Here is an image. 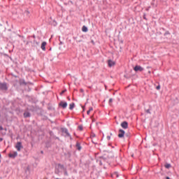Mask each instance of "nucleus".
Wrapping results in <instances>:
<instances>
[{
	"instance_id": "nucleus-11",
	"label": "nucleus",
	"mask_w": 179,
	"mask_h": 179,
	"mask_svg": "<svg viewBox=\"0 0 179 179\" xmlns=\"http://www.w3.org/2000/svg\"><path fill=\"white\" fill-rule=\"evenodd\" d=\"M76 146L78 150H80L82 149V147L80 146V143H77Z\"/></svg>"
},
{
	"instance_id": "nucleus-8",
	"label": "nucleus",
	"mask_w": 179,
	"mask_h": 179,
	"mask_svg": "<svg viewBox=\"0 0 179 179\" xmlns=\"http://www.w3.org/2000/svg\"><path fill=\"white\" fill-rule=\"evenodd\" d=\"M15 148H16L17 150H20V149H22V143L18 142L17 143V145H15Z\"/></svg>"
},
{
	"instance_id": "nucleus-15",
	"label": "nucleus",
	"mask_w": 179,
	"mask_h": 179,
	"mask_svg": "<svg viewBox=\"0 0 179 179\" xmlns=\"http://www.w3.org/2000/svg\"><path fill=\"white\" fill-rule=\"evenodd\" d=\"M26 173H30V166H28L25 170Z\"/></svg>"
},
{
	"instance_id": "nucleus-22",
	"label": "nucleus",
	"mask_w": 179,
	"mask_h": 179,
	"mask_svg": "<svg viewBox=\"0 0 179 179\" xmlns=\"http://www.w3.org/2000/svg\"><path fill=\"white\" fill-rule=\"evenodd\" d=\"M156 89L157 90H160V85L157 86Z\"/></svg>"
},
{
	"instance_id": "nucleus-21",
	"label": "nucleus",
	"mask_w": 179,
	"mask_h": 179,
	"mask_svg": "<svg viewBox=\"0 0 179 179\" xmlns=\"http://www.w3.org/2000/svg\"><path fill=\"white\" fill-rule=\"evenodd\" d=\"M64 132H65V134H66V135L69 136V133H68V130L67 129H65Z\"/></svg>"
},
{
	"instance_id": "nucleus-27",
	"label": "nucleus",
	"mask_w": 179,
	"mask_h": 179,
	"mask_svg": "<svg viewBox=\"0 0 179 179\" xmlns=\"http://www.w3.org/2000/svg\"><path fill=\"white\" fill-rule=\"evenodd\" d=\"M93 143H94V141L92 140Z\"/></svg>"
},
{
	"instance_id": "nucleus-28",
	"label": "nucleus",
	"mask_w": 179,
	"mask_h": 179,
	"mask_svg": "<svg viewBox=\"0 0 179 179\" xmlns=\"http://www.w3.org/2000/svg\"><path fill=\"white\" fill-rule=\"evenodd\" d=\"M27 44H29V42H27Z\"/></svg>"
},
{
	"instance_id": "nucleus-20",
	"label": "nucleus",
	"mask_w": 179,
	"mask_h": 179,
	"mask_svg": "<svg viewBox=\"0 0 179 179\" xmlns=\"http://www.w3.org/2000/svg\"><path fill=\"white\" fill-rule=\"evenodd\" d=\"M65 92H66V90H64L63 91H62V92L60 93L61 95L64 94V93H65Z\"/></svg>"
},
{
	"instance_id": "nucleus-6",
	"label": "nucleus",
	"mask_w": 179,
	"mask_h": 179,
	"mask_svg": "<svg viewBox=\"0 0 179 179\" xmlns=\"http://www.w3.org/2000/svg\"><path fill=\"white\" fill-rule=\"evenodd\" d=\"M124 135H125V131L122 129H120L118 136L120 138H124Z\"/></svg>"
},
{
	"instance_id": "nucleus-24",
	"label": "nucleus",
	"mask_w": 179,
	"mask_h": 179,
	"mask_svg": "<svg viewBox=\"0 0 179 179\" xmlns=\"http://www.w3.org/2000/svg\"><path fill=\"white\" fill-rule=\"evenodd\" d=\"M91 136H92V138H94L96 136V135L92 134Z\"/></svg>"
},
{
	"instance_id": "nucleus-10",
	"label": "nucleus",
	"mask_w": 179,
	"mask_h": 179,
	"mask_svg": "<svg viewBox=\"0 0 179 179\" xmlns=\"http://www.w3.org/2000/svg\"><path fill=\"white\" fill-rule=\"evenodd\" d=\"M75 108V103H71L69 105V109L70 110H73V108Z\"/></svg>"
},
{
	"instance_id": "nucleus-4",
	"label": "nucleus",
	"mask_w": 179,
	"mask_h": 179,
	"mask_svg": "<svg viewBox=\"0 0 179 179\" xmlns=\"http://www.w3.org/2000/svg\"><path fill=\"white\" fill-rule=\"evenodd\" d=\"M108 65L110 68H111V66H114L115 65V62L111 60V59H109L108 61Z\"/></svg>"
},
{
	"instance_id": "nucleus-18",
	"label": "nucleus",
	"mask_w": 179,
	"mask_h": 179,
	"mask_svg": "<svg viewBox=\"0 0 179 179\" xmlns=\"http://www.w3.org/2000/svg\"><path fill=\"white\" fill-rule=\"evenodd\" d=\"M78 129H80V131H83V127L82 126H79L78 127Z\"/></svg>"
},
{
	"instance_id": "nucleus-26",
	"label": "nucleus",
	"mask_w": 179,
	"mask_h": 179,
	"mask_svg": "<svg viewBox=\"0 0 179 179\" xmlns=\"http://www.w3.org/2000/svg\"><path fill=\"white\" fill-rule=\"evenodd\" d=\"M99 159H101L102 160H104V158H99Z\"/></svg>"
},
{
	"instance_id": "nucleus-17",
	"label": "nucleus",
	"mask_w": 179,
	"mask_h": 179,
	"mask_svg": "<svg viewBox=\"0 0 179 179\" xmlns=\"http://www.w3.org/2000/svg\"><path fill=\"white\" fill-rule=\"evenodd\" d=\"M82 30H83V31L86 32V31H87V27H86L84 26V27H83Z\"/></svg>"
},
{
	"instance_id": "nucleus-2",
	"label": "nucleus",
	"mask_w": 179,
	"mask_h": 179,
	"mask_svg": "<svg viewBox=\"0 0 179 179\" xmlns=\"http://www.w3.org/2000/svg\"><path fill=\"white\" fill-rule=\"evenodd\" d=\"M134 71H135V72H142V71H143V67L141 66H136L134 68Z\"/></svg>"
},
{
	"instance_id": "nucleus-5",
	"label": "nucleus",
	"mask_w": 179,
	"mask_h": 179,
	"mask_svg": "<svg viewBox=\"0 0 179 179\" xmlns=\"http://www.w3.org/2000/svg\"><path fill=\"white\" fill-rule=\"evenodd\" d=\"M59 106H60V107H62V108H66L68 103L66 102L61 101Z\"/></svg>"
},
{
	"instance_id": "nucleus-14",
	"label": "nucleus",
	"mask_w": 179,
	"mask_h": 179,
	"mask_svg": "<svg viewBox=\"0 0 179 179\" xmlns=\"http://www.w3.org/2000/svg\"><path fill=\"white\" fill-rule=\"evenodd\" d=\"M96 162L99 164L100 166H103V162H101V159H97Z\"/></svg>"
},
{
	"instance_id": "nucleus-1",
	"label": "nucleus",
	"mask_w": 179,
	"mask_h": 179,
	"mask_svg": "<svg viewBox=\"0 0 179 179\" xmlns=\"http://www.w3.org/2000/svg\"><path fill=\"white\" fill-rule=\"evenodd\" d=\"M55 174H57V176H59L60 173H64V176H68V171H66V167L64 166V165L61 164H58L56 166Z\"/></svg>"
},
{
	"instance_id": "nucleus-3",
	"label": "nucleus",
	"mask_w": 179,
	"mask_h": 179,
	"mask_svg": "<svg viewBox=\"0 0 179 179\" xmlns=\"http://www.w3.org/2000/svg\"><path fill=\"white\" fill-rule=\"evenodd\" d=\"M0 89H1V90H7L8 86H6V83H0Z\"/></svg>"
},
{
	"instance_id": "nucleus-29",
	"label": "nucleus",
	"mask_w": 179,
	"mask_h": 179,
	"mask_svg": "<svg viewBox=\"0 0 179 179\" xmlns=\"http://www.w3.org/2000/svg\"><path fill=\"white\" fill-rule=\"evenodd\" d=\"M0 157H1V154H0Z\"/></svg>"
},
{
	"instance_id": "nucleus-9",
	"label": "nucleus",
	"mask_w": 179,
	"mask_h": 179,
	"mask_svg": "<svg viewBox=\"0 0 179 179\" xmlns=\"http://www.w3.org/2000/svg\"><path fill=\"white\" fill-rule=\"evenodd\" d=\"M45 45H47V42H43L41 46V48L43 50V51H45Z\"/></svg>"
},
{
	"instance_id": "nucleus-7",
	"label": "nucleus",
	"mask_w": 179,
	"mask_h": 179,
	"mask_svg": "<svg viewBox=\"0 0 179 179\" xmlns=\"http://www.w3.org/2000/svg\"><path fill=\"white\" fill-rule=\"evenodd\" d=\"M122 128H124V129H127L128 128V122H123L121 123Z\"/></svg>"
},
{
	"instance_id": "nucleus-19",
	"label": "nucleus",
	"mask_w": 179,
	"mask_h": 179,
	"mask_svg": "<svg viewBox=\"0 0 179 179\" xmlns=\"http://www.w3.org/2000/svg\"><path fill=\"white\" fill-rule=\"evenodd\" d=\"M111 103H113V99H109V104H110V106H111Z\"/></svg>"
},
{
	"instance_id": "nucleus-23",
	"label": "nucleus",
	"mask_w": 179,
	"mask_h": 179,
	"mask_svg": "<svg viewBox=\"0 0 179 179\" xmlns=\"http://www.w3.org/2000/svg\"><path fill=\"white\" fill-rule=\"evenodd\" d=\"M34 43H35V44H36V45H38V44H39L38 42H37L36 41H34Z\"/></svg>"
},
{
	"instance_id": "nucleus-16",
	"label": "nucleus",
	"mask_w": 179,
	"mask_h": 179,
	"mask_svg": "<svg viewBox=\"0 0 179 179\" xmlns=\"http://www.w3.org/2000/svg\"><path fill=\"white\" fill-rule=\"evenodd\" d=\"M165 167H166V169H170V167H171V164H165Z\"/></svg>"
},
{
	"instance_id": "nucleus-12",
	"label": "nucleus",
	"mask_w": 179,
	"mask_h": 179,
	"mask_svg": "<svg viewBox=\"0 0 179 179\" xmlns=\"http://www.w3.org/2000/svg\"><path fill=\"white\" fill-rule=\"evenodd\" d=\"M24 117L25 118H27L28 117H30V113H29V112H25V113H24Z\"/></svg>"
},
{
	"instance_id": "nucleus-13",
	"label": "nucleus",
	"mask_w": 179,
	"mask_h": 179,
	"mask_svg": "<svg viewBox=\"0 0 179 179\" xmlns=\"http://www.w3.org/2000/svg\"><path fill=\"white\" fill-rule=\"evenodd\" d=\"M93 110L92 107H90V109L87 111V114L89 115L90 114V112Z\"/></svg>"
},
{
	"instance_id": "nucleus-25",
	"label": "nucleus",
	"mask_w": 179,
	"mask_h": 179,
	"mask_svg": "<svg viewBox=\"0 0 179 179\" xmlns=\"http://www.w3.org/2000/svg\"><path fill=\"white\" fill-rule=\"evenodd\" d=\"M166 179H170V177L166 176Z\"/></svg>"
}]
</instances>
